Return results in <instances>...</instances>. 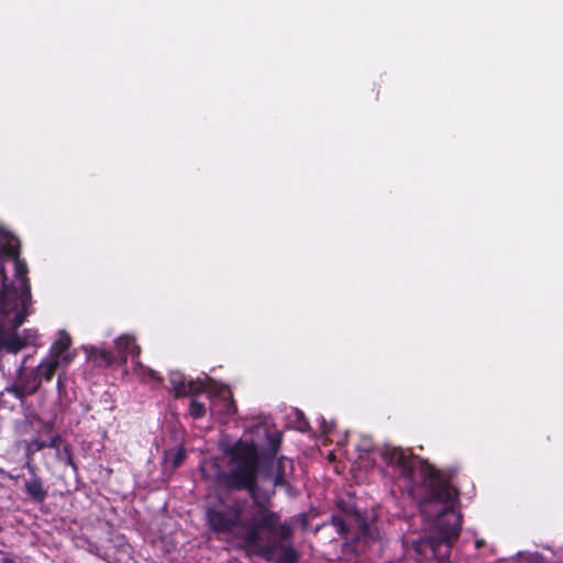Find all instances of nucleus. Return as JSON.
I'll use <instances>...</instances> for the list:
<instances>
[{
    "label": "nucleus",
    "mask_w": 563,
    "mask_h": 563,
    "mask_svg": "<svg viewBox=\"0 0 563 563\" xmlns=\"http://www.w3.org/2000/svg\"><path fill=\"white\" fill-rule=\"evenodd\" d=\"M238 464L234 471L222 476L223 483L232 488L246 489L256 511L245 517L249 500L244 497L218 496L217 501L206 510L210 531L220 539L245 552L246 556H258L274 563H298L300 554L291 539L294 529L288 522H279L280 515L272 510L268 497L256 494L255 457L249 451L238 452L232 457Z\"/></svg>",
    "instance_id": "f257e3e1"
},
{
    "label": "nucleus",
    "mask_w": 563,
    "mask_h": 563,
    "mask_svg": "<svg viewBox=\"0 0 563 563\" xmlns=\"http://www.w3.org/2000/svg\"><path fill=\"white\" fill-rule=\"evenodd\" d=\"M420 472L426 490L421 503L443 504L444 509L441 511V516L451 514L454 516V522L450 527L441 525L439 536L413 541L412 549L418 561L433 560L437 563H450L452 545L462 529L461 516L455 515L453 510L454 503L459 499V492L451 485L450 479L431 464L421 463Z\"/></svg>",
    "instance_id": "f03ea898"
},
{
    "label": "nucleus",
    "mask_w": 563,
    "mask_h": 563,
    "mask_svg": "<svg viewBox=\"0 0 563 563\" xmlns=\"http://www.w3.org/2000/svg\"><path fill=\"white\" fill-rule=\"evenodd\" d=\"M267 441L268 445L267 448H264L262 450L258 449L257 444L254 441H247V440H238L234 442L231 446L223 450L224 455L228 459V466L229 471H220L216 476V483L219 487L225 488L228 490H234V492H242L243 489H236L232 488L223 483L222 476L224 474H230L234 471L238 464L232 462V457L238 452L249 451L253 453L255 457V477H256V494L260 498H266L268 497L271 499V496L264 495L262 496L260 494L258 488V472L261 468H264L266 471V475L268 477L273 478V484L275 487H285L289 489L290 483L289 478L294 475V462L291 459L287 456H279L276 459V454L280 449L282 444V433L274 431L273 433L267 434ZM247 492L246 489H244Z\"/></svg>",
    "instance_id": "7ed1b4c3"
},
{
    "label": "nucleus",
    "mask_w": 563,
    "mask_h": 563,
    "mask_svg": "<svg viewBox=\"0 0 563 563\" xmlns=\"http://www.w3.org/2000/svg\"><path fill=\"white\" fill-rule=\"evenodd\" d=\"M14 277L15 279L8 283V277L4 271V266L0 263V279L1 289L0 297L10 299L12 296L22 302L32 300L31 296V284L27 278V266L26 263L21 261L18 256L14 258Z\"/></svg>",
    "instance_id": "20e7f679"
},
{
    "label": "nucleus",
    "mask_w": 563,
    "mask_h": 563,
    "mask_svg": "<svg viewBox=\"0 0 563 563\" xmlns=\"http://www.w3.org/2000/svg\"><path fill=\"white\" fill-rule=\"evenodd\" d=\"M382 461L391 467L399 478L413 483L416 462L412 454H408L401 448L385 445L379 450Z\"/></svg>",
    "instance_id": "39448f33"
},
{
    "label": "nucleus",
    "mask_w": 563,
    "mask_h": 563,
    "mask_svg": "<svg viewBox=\"0 0 563 563\" xmlns=\"http://www.w3.org/2000/svg\"><path fill=\"white\" fill-rule=\"evenodd\" d=\"M24 467L27 468L29 473L32 475L30 479L24 482L25 494L33 503L43 504L48 494L44 487L43 479L36 474V465L31 462V459H29L25 462Z\"/></svg>",
    "instance_id": "423d86ee"
},
{
    "label": "nucleus",
    "mask_w": 563,
    "mask_h": 563,
    "mask_svg": "<svg viewBox=\"0 0 563 563\" xmlns=\"http://www.w3.org/2000/svg\"><path fill=\"white\" fill-rule=\"evenodd\" d=\"M30 305L31 300L22 302L20 298L15 299L13 296L10 299H4L3 297H0V311L3 314H9L12 311H16L13 318L14 329H18L24 323L29 314L27 308Z\"/></svg>",
    "instance_id": "0eeeda50"
},
{
    "label": "nucleus",
    "mask_w": 563,
    "mask_h": 563,
    "mask_svg": "<svg viewBox=\"0 0 563 563\" xmlns=\"http://www.w3.org/2000/svg\"><path fill=\"white\" fill-rule=\"evenodd\" d=\"M70 344L71 340L68 333L64 330L59 331V336L56 341L53 342L47 357L57 361V363L59 364H68L70 362V358L68 357L66 352L69 349Z\"/></svg>",
    "instance_id": "6e6552de"
},
{
    "label": "nucleus",
    "mask_w": 563,
    "mask_h": 563,
    "mask_svg": "<svg viewBox=\"0 0 563 563\" xmlns=\"http://www.w3.org/2000/svg\"><path fill=\"white\" fill-rule=\"evenodd\" d=\"M88 357L93 364L100 367L124 364L123 356H114V352L110 350L92 347L88 354Z\"/></svg>",
    "instance_id": "1a4fd4ad"
},
{
    "label": "nucleus",
    "mask_w": 563,
    "mask_h": 563,
    "mask_svg": "<svg viewBox=\"0 0 563 563\" xmlns=\"http://www.w3.org/2000/svg\"><path fill=\"white\" fill-rule=\"evenodd\" d=\"M60 364L57 361L52 360L49 357H45L34 369L33 372L40 378V382H51Z\"/></svg>",
    "instance_id": "9d476101"
},
{
    "label": "nucleus",
    "mask_w": 563,
    "mask_h": 563,
    "mask_svg": "<svg viewBox=\"0 0 563 563\" xmlns=\"http://www.w3.org/2000/svg\"><path fill=\"white\" fill-rule=\"evenodd\" d=\"M169 383L173 387L175 398H181L189 395L190 389L188 388V382L181 372H170Z\"/></svg>",
    "instance_id": "9b49d317"
},
{
    "label": "nucleus",
    "mask_w": 563,
    "mask_h": 563,
    "mask_svg": "<svg viewBox=\"0 0 563 563\" xmlns=\"http://www.w3.org/2000/svg\"><path fill=\"white\" fill-rule=\"evenodd\" d=\"M26 346V342L16 332L9 335L0 334V347L9 353H18Z\"/></svg>",
    "instance_id": "f8f14e48"
},
{
    "label": "nucleus",
    "mask_w": 563,
    "mask_h": 563,
    "mask_svg": "<svg viewBox=\"0 0 563 563\" xmlns=\"http://www.w3.org/2000/svg\"><path fill=\"white\" fill-rule=\"evenodd\" d=\"M135 338L130 334H122L114 341V356H123L124 364L128 362L129 351Z\"/></svg>",
    "instance_id": "ddd939ff"
},
{
    "label": "nucleus",
    "mask_w": 563,
    "mask_h": 563,
    "mask_svg": "<svg viewBox=\"0 0 563 563\" xmlns=\"http://www.w3.org/2000/svg\"><path fill=\"white\" fill-rule=\"evenodd\" d=\"M19 383L23 386L24 390L29 393V395H34L41 387L40 378L33 371L27 375L20 377Z\"/></svg>",
    "instance_id": "4468645a"
},
{
    "label": "nucleus",
    "mask_w": 563,
    "mask_h": 563,
    "mask_svg": "<svg viewBox=\"0 0 563 563\" xmlns=\"http://www.w3.org/2000/svg\"><path fill=\"white\" fill-rule=\"evenodd\" d=\"M60 443V435H54L48 441L36 440L32 443V446L34 451H42L45 448L59 449Z\"/></svg>",
    "instance_id": "2eb2a0df"
},
{
    "label": "nucleus",
    "mask_w": 563,
    "mask_h": 563,
    "mask_svg": "<svg viewBox=\"0 0 563 563\" xmlns=\"http://www.w3.org/2000/svg\"><path fill=\"white\" fill-rule=\"evenodd\" d=\"M207 409L205 404L192 397L189 402V415L194 419H201L206 416Z\"/></svg>",
    "instance_id": "dca6fc26"
},
{
    "label": "nucleus",
    "mask_w": 563,
    "mask_h": 563,
    "mask_svg": "<svg viewBox=\"0 0 563 563\" xmlns=\"http://www.w3.org/2000/svg\"><path fill=\"white\" fill-rule=\"evenodd\" d=\"M331 525L335 528L336 532L341 537L347 538L350 529H349V526L346 525L345 520L341 516H332Z\"/></svg>",
    "instance_id": "f3484780"
},
{
    "label": "nucleus",
    "mask_w": 563,
    "mask_h": 563,
    "mask_svg": "<svg viewBox=\"0 0 563 563\" xmlns=\"http://www.w3.org/2000/svg\"><path fill=\"white\" fill-rule=\"evenodd\" d=\"M135 366H137L142 371L143 378H148L158 384L163 382V377L153 368L143 366L140 361H135Z\"/></svg>",
    "instance_id": "a211bd4d"
},
{
    "label": "nucleus",
    "mask_w": 563,
    "mask_h": 563,
    "mask_svg": "<svg viewBox=\"0 0 563 563\" xmlns=\"http://www.w3.org/2000/svg\"><path fill=\"white\" fill-rule=\"evenodd\" d=\"M186 456V450L180 446L172 456V467L174 470L178 468L184 463Z\"/></svg>",
    "instance_id": "6ab92c4d"
},
{
    "label": "nucleus",
    "mask_w": 563,
    "mask_h": 563,
    "mask_svg": "<svg viewBox=\"0 0 563 563\" xmlns=\"http://www.w3.org/2000/svg\"><path fill=\"white\" fill-rule=\"evenodd\" d=\"M223 402H224V405H223L224 406V408H223L224 415L232 416L238 411L236 404L231 394H229L228 397L223 398Z\"/></svg>",
    "instance_id": "aec40b11"
},
{
    "label": "nucleus",
    "mask_w": 563,
    "mask_h": 563,
    "mask_svg": "<svg viewBox=\"0 0 563 563\" xmlns=\"http://www.w3.org/2000/svg\"><path fill=\"white\" fill-rule=\"evenodd\" d=\"M7 390L19 400H23L26 396H30L20 383H16L13 386L7 388Z\"/></svg>",
    "instance_id": "412c9836"
},
{
    "label": "nucleus",
    "mask_w": 563,
    "mask_h": 563,
    "mask_svg": "<svg viewBox=\"0 0 563 563\" xmlns=\"http://www.w3.org/2000/svg\"><path fill=\"white\" fill-rule=\"evenodd\" d=\"M188 388L190 389L189 395L195 396L199 393H202L206 389V384L200 379L189 380Z\"/></svg>",
    "instance_id": "4be33fe9"
},
{
    "label": "nucleus",
    "mask_w": 563,
    "mask_h": 563,
    "mask_svg": "<svg viewBox=\"0 0 563 563\" xmlns=\"http://www.w3.org/2000/svg\"><path fill=\"white\" fill-rule=\"evenodd\" d=\"M338 507L347 515L356 514L355 507L351 506V505H346L345 501H343V500L338 503Z\"/></svg>",
    "instance_id": "5701e85b"
},
{
    "label": "nucleus",
    "mask_w": 563,
    "mask_h": 563,
    "mask_svg": "<svg viewBox=\"0 0 563 563\" xmlns=\"http://www.w3.org/2000/svg\"><path fill=\"white\" fill-rule=\"evenodd\" d=\"M129 355L132 356L133 358H139L141 355V347L135 343V341L133 342L129 351Z\"/></svg>",
    "instance_id": "b1692460"
},
{
    "label": "nucleus",
    "mask_w": 563,
    "mask_h": 563,
    "mask_svg": "<svg viewBox=\"0 0 563 563\" xmlns=\"http://www.w3.org/2000/svg\"><path fill=\"white\" fill-rule=\"evenodd\" d=\"M56 387L59 394L63 393V390L65 389L64 383L62 380V375H59L57 378Z\"/></svg>",
    "instance_id": "393cba45"
},
{
    "label": "nucleus",
    "mask_w": 563,
    "mask_h": 563,
    "mask_svg": "<svg viewBox=\"0 0 563 563\" xmlns=\"http://www.w3.org/2000/svg\"><path fill=\"white\" fill-rule=\"evenodd\" d=\"M300 522H301V526L302 528H307L308 526V518H307V515L306 514H301L300 515Z\"/></svg>",
    "instance_id": "a878e982"
},
{
    "label": "nucleus",
    "mask_w": 563,
    "mask_h": 563,
    "mask_svg": "<svg viewBox=\"0 0 563 563\" xmlns=\"http://www.w3.org/2000/svg\"><path fill=\"white\" fill-rule=\"evenodd\" d=\"M1 563H15L12 558L5 556L1 560Z\"/></svg>",
    "instance_id": "bb28decb"
},
{
    "label": "nucleus",
    "mask_w": 563,
    "mask_h": 563,
    "mask_svg": "<svg viewBox=\"0 0 563 563\" xmlns=\"http://www.w3.org/2000/svg\"><path fill=\"white\" fill-rule=\"evenodd\" d=\"M307 427H308V421H307V420H303V421H302V424L299 427V430H300V431H305Z\"/></svg>",
    "instance_id": "cd10ccee"
},
{
    "label": "nucleus",
    "mask_w": 563,
    "mask_h": 563,
    "mask_svg": "<svg viewBox=\"0 0 563 563\" xmlns=\"http://www.w3.org/2000/svg\"><path fill=\"white\" fill-rule=\"evenodd\" d=\"M483 544H484L483 540H477L475 543L476 548H481Z\"/></svg>",
    "instance_id": "c85d7f7f"
},
{
    "label": "nucleus",
    "mask_w": 563,
    "mask_h": 563,
    "mask_svg": "<svg viewBox=\"0 0 563 563\" xmlns=\"http://www.w3.org/2000/svg\"><path fill=\"white\" fill-rule=\"evenodd\" d=\"M2 531V527L0 526V532Z\"/></svg>",
    "instance_id": "c756f323"
}]
</instances>
